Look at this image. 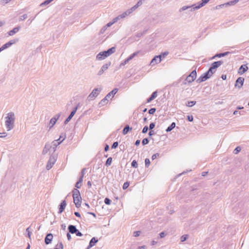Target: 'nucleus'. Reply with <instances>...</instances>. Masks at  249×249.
Listing matches in <instances>:
<instances>
[{
    "instance_id": "a18cd8bd",
    "label": "nucleus",
    "mask_w": 249,
    "mask_h": 249,
    "mask_svg": "<svg viewBox=\"0 0 249 249\" xmlns=\"http://www.w3.org/2000/svg\"><path fill=\"white\" fill-rule=\"evenodd\" d=\"M118 141H115V142H113V143L111 145V148L112 149H115L118 146Z\"/></svg>"
},
{
    "instance_id": "393cba45",
    "label": "nucleus",
    "mask_w": 249,
    "mask_h": 249,
    "mask_svg": "<svg viewBox=\"0 0 249 249\" xmlns=\"http://www.w3.org/2000/svg\"><path fill=\"white\" fill-rule=\"evenodd\" d=\"M176 126V123L173 122L170 126H169L166 129V131L168 132L173 130Z\"/></svg>"
},
{
    "instance_id": "de8ad7c7",
    "label": "nucleus",
    "mask_w": 249,
    "mask_h": 249,
    "mask_svg": "<svg viewBox=\"0 0 249 249\" xmlns=\"http://www.w3.org/2000/svg\"><path fill=\"white\" fill-rule=\"evenodd\" d=\"M157 91H155L152 93L151 95L150 96V97L153 100L154 99H155L157 96Z\"/></svg>"
},
{
    "instance_id": "f03ea898",
    "label": "nucleus",
    "mask_w": 249,
    "mask_h": 249,
    "mask_svg": "<svg viewBox=\"0 0 249 249\" xmlns=\"http://www.w3.org/2000/svg\"><path fill=\"white\" fill-rule=\"evenodd\" d=\"M15 114L13 112H10L7 114L6 117L5 125L8 130H10L13 128L15 122Z\"/></svg>"
},
{
    "instance_id": "423d86ee",
    "label": "nucleus",
    "mask_w": 249,
    "mask_h": 249,
    "mask_svg": "<svg viewBox=\"0 0 249 249\" xmlns=\"http://www.w3.org/2000/svg\"><path fill=\"white\" fill-rule=\"evenodd\" d=\"M101 88H95L94 89L92 92L89 94V95L88 97V99L89 100H93L95 97H96L100 93L101 91Z\"/></svg>"
},
{
    "instance_id": "4d7b16f0",
    "label": "nucleus",
    "mask_w": 249,
    "mask_h": 249,
    "mask_svg": "<svg viewBox=\"0 0 249 249\" xmlns=\"http://www.w3.org/2000/svg\"><path fill=\"white\" fill-rule=\"evenodd\" d=\"M141 231H135L133 233V236L134 237H138L140 234Z\"/></svg>"
},
{
    "instance_id": "7ed1b4c3",
    "label": "nucleus",
    "mask_w": 249,
    "mask_h": 249,
    "mask_svg": "<svg viewBox=\"0 0 249 249\" xmlns=\"http://www.w3.org/2000/svg\"><path fill=\"white\" fill-rule=\"evenodd\" d=\"M116 52V47H112L107 51L101 52L96 56V59L99 60H103L110 55Z\"/></svg>"
},
{
    "instance_id": "6e6d98bb",
    "label": "nucleus",
    "mask_w": 249,
    "mask_h": 249,
    "mask_svg": "<svg viewBox=\"0 0 249 249\" xmlns=\"http://www.w3.org/2000/svg\"><path fill=\"white\" fill-rule=\"evenodd\" d=\"M166 233L164 231H162L159 234L160 237L161 238L164 237L166 236Z\"/></svg>"
},
{
    "instance_id": "3c124183",
    "label": "nucleus",
    "mask_w": 249,
    "mask_h": 249,
    "mask_svg": "<svg viewBox=\"0 0 249 249\" xmlns=\"http://www.w3.org/2000/svg\"><path fill=\"white\" fill-rule=\"evenodd\" d=\"M12 0H1L0 1V3L2 5H5L7 4V3L9 2Z\"/></svg>"
},
{
    "instance_id": "774afa93",
    "label": "nucleus",
    "mask_w": 249,
    "mask_h": 249,
    "mask_svg": "<svg viewBox=\"0 0 249 249\" xmlns=\"http://www.w3.org/2000/svg\"><path fill=\"white\" fill-rule=\"evenodd\" d=\"M138 249H146V246L143 245L142 246H139L138 247Z\"/></svg>"
},
{
    "instance_id": "39448f33",
    "label": "nucleus",
    "mask_w": 249,
    "mask_h": 249,
    "mask_svg": "<svg viewBox=\"0 0 249 249\" xmlns=\"http://www.w3.org/2000/svg\"><path fill=\"white\" fill-rule=\"evenodd\" d=\"M57 155L52 154L51 155L46 167L47 170H49L53 166L57 160Z\"/></svg>"
},
{
    "instance_id": "4468645a",
    "label": "nucleus",
    "mask_w": 249,
    "mask_h": 249,
    "mask_svg": "<svg viewBox=\"0 0 249 249\" xmlns=\"http://www.w3.org/2000/svg\"><path fill=\"white\" fill-rule=\"evenodd\" d=\"M249 69L247 64L242 65L239 68L238 73L240 75H242L245 73Z\"/></svg>"
},
{
    "instance_id": "5fc2aeb1",
    "label": "nucleus",
    "mask_w": 249,
    "mask_h": 249,
    "mask_svg": "<svg viewBox=\"0 0 249 249\" xmlns=\"http://www.w3.org/2000/svg\"><path fill=\"white\" fill-rule=\"evenodd\" d=\"M81 186H82V183H80L78 181H77L75 184V187L76 188V189H77L80 188Z\"/></svg>"
},
{
    "instance_id": "8fccbe9b",
    "label": "nucleus",
    "mask_w": 249,
    "mask_h": 249,
    "mask_svg": "<svg viewBox=\"0 0 249 249\" xmlns=\"http://www.w3.org/2000/svg\"><path fill=\"white\" fill-rule=\"evenodd\" d=\"M156 108H151L148 110V113L150 114H154V113L156 112Z\"/></svg>"
},
{
    "instance_id": "c85d7f7f",
    "label": "nucleus",
    "mask_w": 249,
    "mask_h": 249,
    "mask_svg": "<svg viewBox=\"0 0 249 249\" xmlns=\"http://www.w3.org/2000/svg\"><path fill=\"white\" fill-rule=\"evenodd\" d=\"M107 99L108 98H106V97L105 96V97L99 103V106L100 107H102L106 105L107 103Z\"/></svg>"
},
{
    "instance_id": "0e129e2a",
    "label": "nucleus",
    "mask_w": 249,
    "mask_h": 249,
    "mask_svg": "<svg viewBox=\"0 0 249 249\" xmlns=\"http://www.w3.org/2000/svg\"><path fill=\"white\" fill-rule=\"evenodd\" d=\"M61 114L60 113L56 114L53 118H55L56 121H57V120L59 118Z\"/></svg>"
},
{
    "instance_id": "7c9ffc66",
    "label": "nucleus",
    "mask_w": 249,
    "mask_h": 249,
    "mask_svg": "<svg viewBox=\"0 0 249 249\" xmlns=\"http://www.w3.org/2000/svg\"><path fill=\"white\" fill-rule=\"evenodd\" d=\"M112 158L111 157H109L106 161L105 165L107 167L109 166L112 162Z\"/></svg>"
},
{
    "instance_id": "f3484780",
    "label": "nucleus",
    "mask_w": 249,
    "mask_h": 249,
    "mask_svg": "<svg viewBox=\"0 0 249 249\" xmlns=\"http://www.w3.org/2000/svg\"><path fill=\"white\" fill-rule=\"evenodd\" d=\"M98 242V239L95 237H92L89 243V246L87 247L86 249H90L91 248L93 247L97 242Z\"/></svg>"
},
{
    "instance_id": "aec40b11",
    "label": "nucleus",
    "mask_w": 249,
    "mask_h": 249,
    "mask_svg": "<svg viewBox=\"0 0 249 249\" xmlns=\"http://www.w3.org/2000/svg\"><path fill=\"white\" fill-rule=\"evenodd\" d=\"M223 63V62L222 61H215L211 64V66L213 68V69L215 70L220 66H221Z\"/></svg>"
},
{
    "instance_id": "4be33fe9",
    "label": "nucleus",
    "mask_w": 249,
    "mask_h": 249,
    "mask_svg": "<svg viewBox=\"0 0 249 249\" xmlns=\"http://www.w3.org/2000/svg\"><path fill=\"white\" fill-rule=\"evenodd\" d=\"M68 229L69 232H70L71 234H74V233L76 232L77 230L76 226L72 225H69Z\"/></svg>"
},
{
    "instance_id": "69168bd1",
    "label": "nucleus",
    "mask_w": 249,
    "mask_h": 249,
    "mask_svg": "<svg viewBox=\"0 0 249 249\" xmlns=\"http://www.w3.org/2000/svg\"><path fill=\"white\" fill-rule=\"evenodd\" d=\"M109 149V146L107 144H106L105 146V148H104V150L106 152H107Z\"/></svg>"
},
{
    "instance_id": "6ab92c4d",
    "label": "nucleus",
    "mask_w": 249,
    "mask_h": 249,
    "mask_svg": "<svg viewBox=\"0 0 249 249\" xmlns=\"http://www.w3.org/2000/svg\"><path fill=\"white\" fill-rule=\"evenodd\" d=\"M120 136V132L119 130H117L116 131L112 133L109 137L108 139L112 140V139H116L117 140L119 139Z\"/></svg>"
},
{
    "instance_id": "bb28decb",
    "label": "nucleus",
    "mask_w": 249,
    "mask_h": 249,
    "mask_svg": "<svg viewBox=\"0 0 249 249\" xmlns=\"http://www.w3.org/2000/svg\"><path fill=\"white\" fill-rule=\"evenodd\" d=\"M56 122V121L55 118H53V117L50 120V123H49V127L50 129L52 128L53 125L55 124Z\"/></svg>"
},
{
    "instance_id": "72a5a7b5",
    "label": "nucleus",
    "mask_w": 249,
    "mask_h": 249,
    "mask_svg": "<svg viewBox=\"0 0 249 249\" xmlns=\"http://www.w3.org/2000/svg\"><path fill=\"white\" fill-rule=\"evenodd\" d=\"M86 170H87V169H86V168H83V169L81 170V171L80 173H79V177H81V178H84V175H85V173H86Z\"/></svg>"
},
{
    "instance_id": "a211bd4d",
    "label": "nucleus",
    "mask_w": 249,
    "mask_h": 249,
    "mask_svg": "<svg viewBox=\"0 0 249 249\" xmlns=\"http://www.w3.org/2000/svg\"><path fill=\"white\" fill-rule=\"evenodd\" d=\"M66 205H67V203H66V200H62L59 206V211H58L59 213H61L64 211V210H65V209L66 208Z\"/></svg>"
},
{
    "instance_id": "37998d69",
    "label": "nucleus",
    "mask_w": 249,
    "mask_h": 249,
    "mask_svg": "<svg viewBox=\"0 0 249 249\" xmlns=\"http://www.w3.org/2000/svg\"><path fill=\"white\" fill-rule=\"evenodd\" d=\"M26 232L27 233V236L29 238H31V231H30V227H28L26 229Z\"/></svg>"
},
{
    "instance_id": "20e7f679",
    "label": "nucleus",
    "mask_w": 249,
    "mask_h": 249,
    "mask_svg": "<svg viewBox=\"0 0 249 249\" xmlns=\"http://www.w3.org/2000/svg\"><path fill=\"white\" fill-rule=\"evenodd\" d=\"M72 196L73 202L76 207L79 208L81 205L82 197L80 195L79 191L77 189H73L72 190Z\"/></svg>"
},
{
    "instance_id": "864d4df0",
    "label": "nucleus",
    "mask_w": 249,
    "mask_h": 249,
    "mask_svg": "<svg viewBox=\"0 0 249 249\" xmlns=\"http://www.w3.org/2000/svg\"><path fill=\"white\" fill-rule=\"evenodd\" d=\"M155 126V124L154 123H150L149 127V129L150 130H152V129H153Z\"/></svg>"
},
{
    "instance_id": "dca6fc26",
    "label": "nucleus",
    "mask_w": 249,
    "mask_h": 249,
    "mask_svg": "<svg viewBox=\"0 0 249 249\" xmlns=\"http://www.w3.org/2000/svg\"><path fill=\"white\" fill-rule=\"evenodd\" d=\"M53 239V235L51 233H48L46 234L45 237V243L46 245H49L51 243Z\"/></svg>"
},
{
    "instance_id": "cd10ccee",
    "label": "nucleus",
    "mask_w": 249,
    "mask_h": 249,
    "mask_svg": "<svg viewBox=\"0 0 249 249\" xmlns=\"http://www.w3.org/2000/svg\"><path fill=\"white\" fill-rule=\"evenodd\" d=\"M196 5L194 4V5H191V6H183L182 7H181L180 9H179V12H181V11H184V10H186L188 9H192V8H193V7H194V6H195ZM191 9H190L191 10Z\"/></svg>"
},
{
    "instance_id": "c756f323",
    "label": "nucleus",
    "mask_w": 249,
    "mask_h": 249,
    "mask_svg": "<svg viewBox=\"0 0 249 249\" xmlns=\"http://www.w3.org/2000/svg\"><path fill=\"white\" fill-rule=\"evenodd\" d=\"M184 77V75L181 77L179 79H178L177 81H175L173 83V86L174 87H178V84L180 83V82L181 81V80L183 79Z\"/></svg>"
},
{
    "instance_id": "a878e982",
    "label": "nucleus",
    "mask_w": 249,
    "mask_h": 249,
    "mask_svg": "<svg viewBox=\"0 0 249 249\" xmlns=\"http://www.w3.org/2000/svg\"><path fill=\"white\" fill-rule=\"evenodd\" d=\"M131 129V128L128 125H126L123 130V134L125 135L128 131Z\"/></svg>"
},
{
    "instance_id": "9b49d317",
    "label": "nucleus",
    "mask_w": 249,
    "mask_h": 249,
    "mask_svg": "<svg viewBox=\"0 0 249 249\" xmlns=\"http://www.w3.org/2000/svg\"><path fill=\"white\" fill-rule=\"evenodd\" d=\"M210 0H201V1L197 5L195 6L193 8H192L191 11H193L196 10H197L201 7L204 6L205 4H206Z\"/></svg>"
},
{
    "instance_id": "6e6552de",
    "label": "nucleus",
    "mask_w": 249,
    "mask_h": 249,
    "mask_svg": "<svg viewBox=\"0 0 249 249\" xmlns=\"http://www.w3.org/2000/svg\"><path fill=\"white\" fill-rule=\"evenodd\" d=\"M211 76L210 75V74L207 72H205L203 74H202L196 81L197 83H200L203 82L208 79L210 78Z\"/></svg>"
},
{
    "instance_id": "1a4fd4ad",
    "label": "nucleus",
    "mask_w": 249,
    "mask_h": 249,
    "mask_svg": "<svg viewBox=\"0 0 249 249\" xmlns=\"http://www.w3.org/2000/svg\"><path fill=\"white\" fill-rule=\"evenodd\" d=\"M140 53V51H137L131 54L127 59H126L123 62H122L120 64V66H124L130 60H132L135 56L137 55L138 53Z\"/></svg>"
},
{
    "instance_id": "c9c22d12",
    "label": "nucleus",
    "mask_w": 249,
    "mask_h": 249,
    "mask_svg": "<svg viewBox=\"0 0 249 249\" xmlns=\"http://www.w3.org/2000/svg\"><path fill=\"white\" fill-rule=\"evenodd\" d=\"M189 235L188 234H184L181 236L180 240L181 242H183L185 241L188 238Z\"/></svg>"
},
{
    "instance_id": "5701e85b",
    "label": "nucleus",
    "mask_w": 249,
    "mask_h": 249,
    "mask_svg": "<svg viewBox=\"0 0 249 249\" xmlns=\"http://www.w3.org/2000/svg\"><path fill=\"white\" fill-rule=\"evenodd\" d=\"M20 27V26H17L15 27L14 29H13L12 30L8 32V35L9 36H13L14 34L17 33L18 31L19 30Z\"/></svg>"
},
{
    "instance_id": "0eeeda50",
    "label": "nucleus",
    "mask_w": 249,
    "mask_h": 249,
    "mask_svg": "<svg viewBox=\"0 0 249 249\" xmlns=\"http://www.w3.org/2000/svg\"><path fill=\"white\" fill-rule=\"evenodd\" d=\"M196 78V71L195 70L193 71L189 75L185 78V81H187L188 84H190L193 82Z\"/></svg>"
},
{
    "instance_id": "f704fd0d",
    "label": "nucleus",
    "mask_w": 249,
    "mask_h": 249,
    "mask_svg": "<svg viewBox=\"0 0 249 249\" xmlns=\"http://www.w3.org/2000/svg\"><path fill=\"white\" fill-rule=\"evenodd\" d=\"M207 71L210 74V75L211 76L213 75V74L215 72V71L213 69V68L211 66Z\"/></svg>"
},
{
    "instance_id": "338daca9",
    "label": "nucleus",
    "mask_w": 249,
    "mask_h": 249,
    "mask_svg": "<svg viewBox=\"0 0 249 249\" xmlns=\"http://www.w3.org/2000/svg\"><path fill=\"white\" fill-rule=\"evenodd\" d=\"M74 215H75L76 216H77V217H79V218H80V217H81V214H80V213L79 212H74Z\"/></svg>"
},
{
    "instance_id": "f8f14e48",
    "label": "nucleus",
    "mask_w": 249,
    "mask_h": 249,
    "mask_svg": "<svg viewBox=\"0 0 249 249\" xmlns=\"http://www.w3.org/2000/svg\"><path fill=\"white\" fill-rule=\"evenodd\" d=\"M162 55L155 56L151 61L150 65L152 66L155 65L156 64L159 63L161 61Z\"/></svg>"
},
{
    "instance_id": "e433bc0d",
    "label": "nucleus",
    "mask_w": 249,
    "mask_h": 249,
    "mask_svg": "<svg viewBox=\"0 0 249 249\" xmlns=\"http://www.w3.org/2000/svg\"><path fill=\"white\" fill-rule=\"evenodd\" d=\"M53 0H46L40 4V6L47 5L49 4L50 3H51L52 1H53Z\"/></svg>"
},
{
    "instance_id": "9d476101",
    "label": "nucleus",
    "mask_w": 249,
    "mask_h": 249,
    "mask_svg": "<svg viewBox=\"0 0 249 249\" xmlns=\"http://www.w3.org/2000/svg\"><path fill=\"white\" fill-rule=\"evenodd\" d=\"M111 62L110 61L104 64L101 67V69L98 72V75H101L106 70H107L108 68L111 65Z\"/></svg>"
},
{
    "instance_id": "ea45409f",
    "label": "nucleus",
    "mask_w": 249,
    "mask_h": 249,
    "mask_svg": "<svg viewBox=\"0 0 249 249\" xmlns=\"http://www.w3.org/2000/svg\"><path fill=\"white\" fill-rule=\"evenodd\" d=\"M129 15H130V14L129 13H127V10L125 12H124L122 14H121L119 16L120 17V18H125L126 16H128Z\"/></svg>"
},
{
    "instance_id": "49530a36",
    "label": "nucleus",
    "mask_w": 249,
    "mask_h": 249,
    "mask_svg": "<svg viewBox=\"0 0 249 249\" xmlns=\"http://www.w3.org/2000/svg\"><path fill=\"white\" fill-rule=\"evenodd\" d=\"M27 18V15L25 14L19 17V21H22V20H25Z\"/></svg>"
},
{
    "instance_id": "f257e3e1",
    "label": "nucleus",
    "mask_w": 249,
    "mask_h": 249,
    "mask_svg": "<svg viewBox=\"0 0 249 249\" xmlns=\"http://www.w3.org/2000/svg\"><path fill=\"white\" fill-rule=\"evenodd\" d=\"M63 141H52L51 142H47L43 150L42 154H46L48 152L50 154H54L57 146L60 145Z\"/></svg>"
},
{
    "instance_id": "58836bf2",
    "label": "nucleus",
    "mask_w": 249,
    "mask_h": 249,
    "mask_svg": "<svg viewBox=\"0 0 249 249\" xmlns=\"http://www.w3.org/2000/svg\"><path fill=\"white\" fill-rule=\"evenodd\" d=\"M131 166L133 168H137L138 167V163L136 160H133L131 162Z\"/></svg>"
},
{
    "instance_id": "473e14b6",
    "label": "nucleus",
    "mask_w": 249,
    "mask_h": 249,
    "mask_svg": "<svg viewBox=\"0 0 249 249\" xmlns=\"http://www.w3.org/2000/svg\"><path fill=\"white\" fill-rule=\"evenodd\" d=\"M196 101H188L186 104V105L187 106V107H193V106H194L195 105H196Z\"/></svg>"
},
{
    "instance_id": "09e8293b",
    "label": "nucleus",
    "mask_w": 249,
    "mask_h": 249,
    "mask_svg": "<svg viewBox=\"0 0 249 249\" xmlns=\"http://www.w3.org/2000/svg\"><path fill=\"white\" fill-rule=\"evenodd\" d=\"M137 8L135 7V6H133L131 8L127 10V13H129L130 14L132 13L134 11H135Z\"/></svg>"
},
{
    "instance_id": "2eb2a0df",
    "label": "nucleus",
    "mask_w": 249,
    "mask_h": 249,
    "mask_svg": "<svg viewBox=\"0 0 249 249\" xmlns=\"http://www.w3.org/2000/svg\"><path fill=\"white\" fill-rule=\"evenodd\" d=\"M18 40H19L18 38H15V39L10 40L9 41H8L6 43L4 44L2 46H3V48L5 49H6L9 48V47H10L13 44H15L17 42H18Z\"/></svg>"
},
{
    "instance_id": "ddd939ff",
    "label": "nucleus",
    "mask_w": 249,
    "mask_h": 249,
    "mask_svg": "<svg viewBox=\"0 0 249 249\" xmlns=\"http://www.w3.org/2000/svg\"><path fill=\"white\" fill-rule=\"evenodd\" d=\"M244 80V78L242 77H238L235 81V87H237L238 89L241 88L243 85Z\"/></svg>"
},
{
    "instance_id": "4c0bfd02",
    "label": "nucleus",
    "mask_w": 249,
    "mask_h": 249,
    "mask_svg": "<svg viewBox=\"0 0 249 249\" xmlns=\"http://www.w3.org/2000/svg\"><path fill=\"white\" fill-rule=\"evenodd\" d=\"M241 147H240V146H238L236 147L234 149V151H233V153H234V154H237L238 153H239V152L241 151Z\"/></svg>"
},
{
    "instance_id": "79ce46f5",
    "label": "nucleus",
    "mask_w": 249,
    "mask_h": 249,
    "mask_svg": "<svg viewBox=\"0 0 249 249\" xmlns=\"http://www.w3.org/2000/svg\"><path fill=\"white\" fill-rule=\"evenodd\" d=\"M145 167L148 168L150 164V160L148 158H146L145 159Z\"/></svg>"
},
{
    "instance_id": "2f4dec72",
    "label": "nucleus",
    "mask_w": 249,
    "mask_h": 249,
    "mask_svg": "<svg viewBox=\"0 0 249 249\" xmlns=\"http://www.w3.org/2000/svg\"><path fill=\"white\" fill-rule=\"evenodd\" d=\"M77 108H78V107H75L73 110L71 111V112L70 114L69 115V117H70L71 118H72L73 117V116L74 115V114H75L77 110Z\"/></svg>"
},
{
    "instance_id": "a19ab883",
    "label": "nucleus",
    "mask_w": 249,
    "mask_h": 249,
    "mask_svg": "<svg viewBox=\"0 0 249 249\" xmlns=\"http://www.w3.org/2000/svg\"><path fill=\"white\" fill-rule=\"evenodd\" d=\"M104 202L106 205H110L111 202V200L108 197H106L104 200Z\"/></svg>"
},
{
    "instance_id": "bf43d9fd",
    "label": "nucleus",
    "mask_w": 249,
    "mask_h": 249,
    "mask_svg": "<svg viewBox=\"0 0 249 249\" xmlns=\"http://www.w3.org/2000/svg\"><path fill=\"white\" fill-rule=\"evenodd\" d=\"M74 234H75L77 236H82L83 235V234L78 230H77Z\"/></svg>"
},
{
    "instance_id": "c03bdc74",
    "label": "nucleus",
    "mask_w": 249,
    "mask_h": 249,
    "mask_svg": "<svg viewBox=\"0 0 249 249\" xmlns=\"http://www.w3.org/2000/svg\"><path fill=\"white\" fill-rule=\"evenodd\" d=\"M129 185V182H128V181H126L125 182H124L123 184V190H125L126 189L128 186Z\"/></svg>"
},
{
    "instance_id": "680f3d73",
    "label": "nucleus",
    "mask_w": 249,
    "mask_h": 249,
    "mask_svg": "<svg viewBox=\"0 0 249 249\" xmlns=\"http://www.w3.org/2000/svg\"><path fill=\"white\" fill-rule=\"evenodd\" d=\"M160 154L159 153H156L152 155V160H154L157 158V157L159 156Z\"/></svg>"
},
{
    "instance_id": "e2e57ef3",
    "label": "nucleus",
    "mask_w": 249,
    "mask_h": 249,
    "mask_svg": "<svg viewBox=\"0 0 249 249\" xmlns=\"http://www.w3.org/2000/svg\"><path fill=\"white\" fill-rule=\"evenodd\" d=\"M71 119V118L70 117L68 116V117L66 118V119L65 120V122H64V124H68V122H69Z\"/></svg>"
},
{
    "instance_id": "412c9836",
    "label": "nucleus",
    "mask_w": 249,
    "mask_h": 249,
    "mask_svg": "<svg viewBox=\"0 0 249 249\" xmlns=\"http://www.w3.org/2000/svg\"><path fill=\"white\" fill-rule=\"evenodd\" d=\"M118 89L117 88L114 89L112 91L109 92L106 96V98H110L111 96L112 97L114 96V95L117 92Z\"/></svg>"
},
{
    "instance_id": "b1692460",
    "label": "nucleus",
    "mask_w": 249,
    "mask_h": 249,
    "mask_svg": "<svg viewBox=\"0 0 249 249\" xmlns=\"http://www.w3.org/2000/svg\"><path fill=\"white\" fill-rule=\"evenodd\" d=\"M230 53L229 52H224V53H216L215 55H214L212 57V59H214L215 57H224V56L227 55Z\"/></svg>"
},
{
    "instance_id": "13d9d810",
    "label": "nucleus",
    "mask_w": 249,
    "mask_h": 249,
    "mask_svg": "<svg viewBox=\"0 0 249 249\" xmlns=\"http://www.w3.org/2000/svg\"><path fill=\"white\" fill-rule=\"evenodd\" d=\"M148 129H149V128H148V126H145L142 129V132L143 133H145L148 131Z\"/></svg>"
},
{
    "instance_id": "603ef678",
    "label": "nucleus",
    "mask_w": 249,
    "mask_h": 249,
    "mask_svg": "<svg viewBox=\"0 0 249 249\" xmlns=\"http://www.w3.org/2000/svg\"><path fill=\"white\" fill-rule=\"evenodd\" d=\"M187 120L189 122H193L194 117L192 115H188L187 116Z\"/></svg>"
},
{
    "instance_id": "052dcab7",
    "label": "nucleus",
    "mask_w": 249,
    "mask_h": 249,
    "mask_svg": "<svg viewBox=\"0 0 249 249\" xmlns=\"http://www.w3.org/2000/svg\"><path fill=\"white\" fill-rule=\"evenodd\" d=\"M7 136L6 132L0 133V138H5Z\"/></svg>"
}]
</instances>
